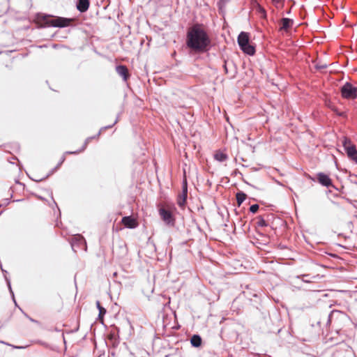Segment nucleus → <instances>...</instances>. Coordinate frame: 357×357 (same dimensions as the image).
Returning a JSON list of instances; mask_svg holds the SVG:
<instances>
[{"instance_id": "f257e3e1", "label": "nucleus", "mask_w": 357, "mask_h": 357, "mask_svg": "<svg viewBox=\"0 0 357 357\" xmlns=\"http://www.w3.org/2000/svg\"><path fill=\"white\" fill-rule=\"evenodd\" d=\"M185 47L190 55H197L208 52L212 47L209 34L202 24H195L186 32Z\"/></svg>"}, {"instance_id": "f03ea898", "label": "nucleus", "mask_w": 357, "mask_h": 357, "mask_svg": "<svg viewBox=\"0 0 357 357\" xmlns=\"http://www.w3.org/2000/svg\"><path fill=\"white\" fill-rule=\"evenodd\" d=\"M176 211V208L174 204L162 206L158 208L161 219L169 227L175 226L176 219L174 213Z\"/></svg>"}, {"instance_id": "7ed1b4c3", "label": "nucleus", "mask_w": 357, "mask_h": 357, "mask_svg": "<svg viewBox=\"0 0 357 357\" xmlns=\"http://www.w3.org/2000/svg\"><path fill=\"white\" fill-rule=\"evenodd\" d=\"M42 22L45 26L54 27H66L72 22V19L63 17H53L49 15H43Z\"/></svg>"}, {"instance_id": "20e7f679", "label": "nucleus", "mask_w": 357, "mask_h": 357, "mask_svg": "<svg viewBox=\"0 0 357 357\" xmlns=\"http://www.w3.org/2000/svg\"><path fill=\"white\" fill-rule=\"evenodd\" d=\"M340 90L342 97L344 99L355 100L357 98V86H354L351 82L344 83Z\"/></svg>"}, {"instance_id": "39448f33", "label": "nucleus", "mask_w": 357, "mask_h": 357, "mask_svg": "<svg viewBox=\"0 0 357 357\" xmlns=\"http://www.w3.org/2000/svg\"><path fill=\"white\" fill-rule=\"evenodd\" d=\"M342 144L348 158L357 164V149L354 144L348 137H344L342 141Z\"/></svg>"}, {"instance_id": "423d86ee", "label": "nucleus", "mask_w": 357, "mask_h": 357, "mask_svg": "<svg viewBox=\"0 0 357 357\" xmlns=\"http://www.w3.org/2000/svg\"><path fill=\"white\" fill-rule=\"evenodd\" d=\"M71 247L75 252H77V249L86 250V240L80 234L75 235L71 240Z\"/></svg>"}, {"instance_id": "0eeeda50", "label": "nucleus", "mask_w": 357, "mask_h": 357, "mask_svg": "<svg viewBox=\"0 0 357 357\" xmlns=\"http://www.w3.org/2000/svg\"><path fill=\"white\" fill-rule=\"evenodd\" d=\"M188 197V185L187 181L185 179L183 182L182 192L178 196L177 204L180 207L185 206Z\"/></svg>"}, {"instance_id": "6e6552de", "label": "nucleus", "mask_w": 357, "mask_h": 357, "mask_svg": "<svg viewBox=\"0 0 357 357\" xmlns=\"http://www.w3.org/2000/svg\"><path fill=\"white\" fill-rule=\"evenodd\" d=\"M318 182L323 186L326 188L334 187L331 178L328 175L319 172L317 174Z\"/></svg>"}, {"instance_id": "1a4fd4ad", "label": "nucleus", "mask_w": 357, "mask_h": 357, "mask_svg": "<svg viewBox=\"0 0 357 357\" xmlns=\"http://www.w3.org/2000/svg\"><path fill=\"white\" fill-rule=\"evenodd\" d=\"M116 71L120 75L124 82H127L130 78V73L128 68L124 65H118L116 66Z\"/></svg>"}, {"instance_id": "9d476101", "label": "nucleus", "mask_w": 357, "mask_h": 357, "mask_svg": "<svg viewBox=\"0 0 357 357\" xmlns=\"http://www.w3.org/2000/svg\"><path fill=\"white\" fill-rule=\"evenodd\" d=\"M294 20L290 18L283 17L280 20V31H284L286 32L289 31V30L293 26Z\"/></svg>"}, {"instance_id": "9b49d317", "label": "nucleus", "mask_w": 357, "mask_h": 357, "mask_svg": "<svg viewBox=\"0 0 357 357\" xmlns=\"http://www.w3.org/2000/svg\"><path fill=\"white\" fill-rule=\"evenodd\" d=\"M121 221L123 225L129 229H135L138 225L136 220L132 216H125Z\"/></svg>"}, {"instance_id": "f8f14e48", "label": "nucleus", "mask_w": 357, "mask_h": 357, "mask_svg": "<svg viewBox=\"0 0 357 357\" xmlns=\"http://www.w3.org/2000/svg\"><path fill=\"white\" fill-rule=\"evenodd\" d=\"M237 42L240 49L250 42V36L247 32L242 31L239 33Z\"/></svg>"}, {"instance_id": "ddd939ff", "label": "nucleus", "mask_w": 357, "mask_h": 357, "mask_svg": "<svg viewBox=\"0 0 357 357\" xmlns=\"http://www.w3.org/2000/svg\"><path fill=\"white\" fill-rule=\"evenodd\" d=\"M90 6L89 0H77L76 8L80 13H85L88 10Z\"/></svg>"}, {"instance_id": "4468645a", "label": "nucleus", "mask_w": 357, "mask_h": 357, "mask_svg": "<svg viewBox=\"0 0 357 357\" xmlns=\"http://www.w3.org/2000/svg\"><path fill=\"white\" fill-rule=\"evenodd\" d=\"M241 50L249 56H253L256 52L255 46L251 44L250 42H249L245 46L241 47Z\"/></svg>"}, {"instance_id": "2eb2a0df", "label": "nucleus", "mask_w": 357, "mask_h": 357, "mask_svg": "<svg viewBox=\"0 0 357 357\" xmlns=\"http://www.w3.org/2000/svg\"><path fill=\"white\" fill-rule=\"evenodd\" d=\"M66 160V158L64 155H63L59 161V162L58 163V165L54 168L52 169L49 174H47L46 175V176L43 177V178H38V179H33V181H36V182H40L42 181H44L45 180L46 178H47L50 175H52L55 171H56L57 169L59 168V167L61 165V164L65 161Z\"/></svg>"}, {"instance_id": "dca6fc26", "label": "nucleus", "mask_w": 357, "mask_h": 357, "mask_svg": "<svg viewBox=\"0 0 357 357\" xmlns=\"http://www.w3.org/2000/svg\"><path fill=\"white\" fill-rule=\"evenodd\" d=\"M190 343L194 347H199L202 343L200 335L197 334L193 335L190 338Z\"/></svg>"}, {"instance_id": "f3484780", "label": "nucleus", "mask_w": 357, "mask_h": 357, "mask_svg": "<svg viewBox=\"0 0 357 357\" xmlns=\"http://www.w3.org/2000/svg\"><path fill=\"white\" fill-rule=\"evenodd\" d=\"M96 307L99 311V314H98V319L100 321L101 323H102L103 321V317L105 316V314H106L107 312V310L105 307H103L101 304H100V302L99 301H97L96 303Z\"/></svg>"}, {"instance_id": "a211bd4d", "label": "nucleus", "mask_w": 357, "mask_h": 357, "mask_svg": "<svg viewBox=\"0 0 357 357\" xmlns=\"http://www.w3.org/2000/svg\"><path fill=\"white\" fill-rule=\"evenodd\" d=\"M247 195L243 191H238L236 194V199L238 206H240L242 203L245 200Z\"/></svg>"}, {"instance_id": "6ab92c4d", "label": "nucleus", "mask_w": 357, "mask_h": 357, "mask_svg": "<svg viewBox=\"0 0 357 357\" xmlns=\"http://www.w3.org/2000/svg\"><path fill=\"white\" fill-rule=\"evenodd\" d=\"M214 158L219 162H224L228 158V155L226 153L218 151L214 154Z\"/></svg>"}, {"instance_id": "aec40b11", "label": "nucleus", "mask_w": 357, "mask_h": 357, "mask_svg": "<svg viewBox=\"0 0 357 357\" xmlns=\"http://www.w3.org/2000/svg\"><path fill=\"white\" fill-rule=\"evenodd\" d=\"M256 10L257 13L260 15L261 17L263 19H266L267 17V13L266 10L259 3H257V8Z\"/></svg>"}, {"instance_id": "412c9836", "label": "nucleus", "mask_w": 357, "mask_h": 357, "mask_svg": "<svg viewBox=\"0 0 357 357\" xmlns=\"http://www.w3.org/2000/svg\"><path fill=\"white\" fill-rule=\"evenodd\" d=\"M119 116H118L116 119V120L114 121V122L112 124V125H109V126H103L102 127L99 132L97 133V137H100V135H101V133L106 130L107 129H109V128H112L116 123H117V122L119 121Z\"/></svg>"}, {"instance_id": "4be33fe9", "label": "nucleus", "mask_w": 357, "mask_h": 357, "mask_svg": "<svg viewBox=\"0 0 357 357\" xmlns=\"http://www.w3.org/2000/svg\"><path fill=\"white\" fill-rule=\"evenodd\" d=\"M91 141V137L86 138L84 142V144L83 145V147L80 151H73H73H67V152H66V154H77V153H79L80 151H84L86 149V147L87 146L88 144Z\"/></svg>"}, {"instance_id": "5701e85b", "label": "nucleus", "mask_w": 357, "mask_h": 357, "mask_svg": "<svg viewBox=\"0 0 357 357\" xmlns=\"http://www.w3.org/2000/svg\"><path fill=\"white\" fill-rule=\"evenodd\" d=\"M257 219V225L258 227H264L268 226L266 221L261 216H259Z\"/></svg>"}, {"instance_id": "b1692460", "label": "nucleus", "mask_w": 357, "mask_h": 357, "mask_svg": "<svg viewBox=\"0 0 357 357\" xmlns=\"http://www.w3.org/2000/svg\"><path fill=\"white\" fill-rule=\"evenodd\" d=\"M4 277H5V280L7 282V285L8 287V289H9V291L12 295V297H13V301L15 302V305H17V303L15 301V297H14V294H13V291L12 290V288H11V284H10V280L7 278V276L6 275V274H4Z\"/></svg>"}, {"instance_id": "393cba45", "label": "nucleus", "mask_w": 357, "mask_h": 357, "mask_svg": "<svg viewBox=\"0 0 357 357\" xmlns=\"http://www.w3.org/2000/svg\"><path fill=\"white\" fill-rule=\"evenodd\" d=\"M346 355H351L349 351H337L333 354V357H341L343 356L344 357L346 356Z\"/></svg>"}, {"instance_id": "a878e982", "label": "nucleus", "mask_w": 357, "mask_h": 357, "mask_svg": "<svg viewBox=\"0 0 357 357\" xmlns=\"http://www.w3.org/2000/svg\"><path fill=\"white\" fill-rule=\"evenodd\" d=\"M259 208V206L257 204H252L250 206L249 211L252 213H256Z\"/></svg>"}, {"instance_id": "bb28decb", "label": "nucleus", "mask_w": 357, "mask_h": 357, "mask_svg": "<svg viewBox=\"0 0 357 357\" xmlns=\"http://www.w3.org/2000/svg\"><path fill=\"white\" fill-rule=\"evenodd\" d=\"M333 111L336 114V115H337L339 116L344 117V118L347 117V114L345 112H340L336 108L333 109Z\"/></svg>"}, {"instance_id": "cd10ccee", "label": "nucleus", "mask_w": 357, "mask_h": 357, "mask_svg": "<svg viewBox=\"0 0 357 357\" xmlns=\"http://www.w3.org/2000/svg\"><path fill=\"white\" fill-rule=\"evenodd\" d=\"M309 277H310V275H308V274H303V275L298 276V278H301L302 280L305 282H310V280L307 279Z\"/></svg>"}, {"instance_id": "c85d7f7f", "label": "nucleus", "mask_w": 357, "mask_h": 357, "mask_svg": "<svg viewBox=\"0 0 357 357\" xmlns=\"http://www.w3.org/2000/svg\"><path fill=\"white\" fill-rule=\"evenodd\" d=\"M326 68H327L326 64H317L315 66V68L317 70H323V69H326Z\"/></svg>"}, {"instance_id": "c756f323", "label": "nucleus", "mask_w": 357, "mask_h": 357, "mask_svg": "<svg viewBox=\"0 0 357 357\" xmlns=\"http://www.w3.org/2000/svg\"><path fill=\"white\" fill-rule=\"evenodd\" d=\"M231 175L233 176H236L237 175H241L242 176V173L238 169H234L232 172Z\"/></svg>"}, {"instance_id": "7c9ffc66", "label": "nucleus", "mask_w": 357, "mask_h": 357, "mask_svg": "<svg viewBox=\"0 0 357 357\" xmlns=\"http://www.w3.org/2000/svg\"><path fill=\"white\" fill-rule=\"evenodd\" d=\"M285 0H272L273 3L275 6H278V4L282 3L283 4Z\"/></svg>"}, {"instance_id": "2f4dec72", "label": "nucleus", "mask_w": 357, "mask_h": 357, "mask_svg": "<svg viewBox=\"0 0 357 357\" xmlns=\"http://www.w3.org/2000/svg\"><path fill=\"white\" fill-rule=\"evenodd\" d=\"M224 70L226 73H228V69H227V62L225 61V64L223 66Z\"/></svg>"}, {"instance_id": "473e14b6", "label": "nucleus", "mask_w": 357, "mask_h": 357, "mask_svg": "<svg viewBox=\"0 0 357 357\" xmlns=\"http://www.w3.org/2000/svg\"><path fill=\"white\" fill-rule=\"evenodd\" d=\"M14 348L15 349H24L26 347H22V346H13Z\"/></svg>"}, {"instance_id": "72a5a7b5", "label": "nucleus", "mask_w": 357, "mask_h": 357, "mask_svg": "<svg viewBox=\"0 0 357 357\" xmlns=\"http://www.w3.org/2000/svg\"><path fill=\"white\" fill-rule=\"evenodd\" d=\"M26 317L29 318V319L32 322H36V321L31 317H29L27 314H25Z\"/></svg>"}, {"instance_id": "f704fd0d", "label": "nucleus", "mask_w": 357, "mask_h": 357, "mask_svg": "<svg viewBox=\"0 0 357 357\" xmlns=\"http://www.w3.org/2000/svg\"><path fill=\"white\" fill-rule=\"evenodd\" d=\"M91 137V140H92L93 139H98L99 137H97V135H94L93 137Z\"/></svg>"}, {"instance_id": "c9c22d12", "label": "nucleus", "mask_w": 357, "mask_h": 357, "mask_svg": "<svg viewBox=\"0 0 357 357\" xmlns=\"http://www.w3.org/2000/svg\"><path fill=\"white\" fill-rule=\"evenodd\" d=\"M4 204H8L9 203L8 199L4 200Z\"/></svg>"}, {"instance_id": "e433bc0d", "label": "nucleus", "mask_w": 357, "mask_h": 357, "mask_svg": "<svg viewBox=\"0 0 357 357\" xmlns=\"http://www.w3.org/2000/svg\"><path fill=\"white\" fill-rule=\"evenodd\" d=\"M286 13L288 14V15L290 14L291 13V8L289 9L288 10H287Z\"/></svg>"}, {"instance_id": "4c0bfd02", "label": "nucleus", "mask_w": 357, "mask_h": 357, "mask_svg": "<svg viewBox=\"0 0 357 357\" xmlns=\"http://www.w3.org/2000/svg\"><path fill=\"white\" fill-rule=\"evenodd\" d=\"M1 270H2V272H3V273H7V272H6V271H4V270L2 268V267H1Z\"/></svg>"}, {"instance_id": "58836bf2", "label": "nucleus", "mask_w": 357, "mask_h": 357, "mask_svg": "<svg viewBox=\"0 0 357 357\" xmlns=\"http://www.w3.org/2000/svg\"><path fill=\"white\" fill-rule=\"evenodd\" d=\"M243 181H244L245 183H247V184H248V185H250V183H248V181H245V180H243Z\"/></svg>"}, {"instance_id": "ea45409f", "label": "nucleus", "mask_w": 357, "mask_h": 357, "mask_svg": "<svg viewBox=\"0 0 357 357\" xmlns=\"http://www.w3.org/2000/svg\"><path fill=\"white\" fill-rule=\"evenodd\" d=\"M1 213H2V211H1V212H0V215H1Z\"/></svg>"}, {"instance_id": "a19ab883", "label": "nucleus", "mask_w": 357, "mask_h": 357, "mask_svg": "<svg viewBox=\"0 0 357 357\" xmlns=\"http://www.w3.org/2000/svg\"><path fill=\"white\" fill-rule=\"evenodd\" d=\"M3 204H0V207L2 206Z\"/></svg>"}]
</instances>
